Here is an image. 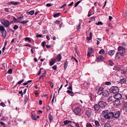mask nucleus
Returning a JSON list of instances; mask_svg holds the SVG:
<instances>
[{"mask_svg": "<svg viewBox=\"0 0 127 127\" xmlns=\"http://www.w3.org/2000/svg\"><path fill=\"white\" fill-rule=\"evenodd\" d=\"M109 95L108 92L106 90H104L102 94V96L104 97L108 96Z\"/></svg>", "mask_w": 127, "mask_h": 127, "instance_id": "11", "label": "nucleus"}, {"mask_svg": "<svg viewBox=\"0 0 127 127\" xmlns=\"http://www.w3.org/2000/svg\"><path fill=\"white\" fill-rule=\"evenodd\" d=\"M56 62V60L55 59H54L52 60L49 62L50 65L52 66Z\"/></svg>", "mask_w": 127, "mask_h": 127, "instance_id": "17", "label": "nucleus"}, {"mask_svg": "<svg viewBox=\"0 0 127 127\" xmlns=\"http://www.w3.org/2000/svg\"><path fill=\"white\" fill-rule=\"evenodd\" d=\"M64 122L65 125H66L68 124H71L72 123V122L71 121L68 120H66L64 121Z\"/></svg>", "mask_w": 127, "mask_h": 127, "instance_id": "21", "label": "nucleus"}, {"mask_svg": "<svg viewBox=\"0 0 127 127\" xmlns=\"http://www.w3.org/2000/svg\"><path fill=\"white\" fill-rule=\"evenodd\" d=\"M109 110H106L102 111V113L104 115H107L109 113Z\"/></svg>", "mask_w": 127, "mask_h": 127, "instance_id": "23", "label": "nucleus"}, {"mask_svg": "<svg viewBox=\"0 0 127 127\" xmlns=\"http://www.w3.org/2000/svg\"><path fill=\"white\" fill-rule=\"evenodd\" d=\"M114 64V63L112 61H111L110 60L109 61V65L111 66H112Z\"/></svg>", "mask_w": 127, "mask_h": 127, "instance_id": "39", "label": "nucleus"}, {"mask_svg": "<svg viewBox=\"0 0 127 127\" xmlns=\"http://www.w3.org/2000/svg\"><path fill=\"white\" fill-rule=\"evenodd\" d=\"M0 105L3 107H4L6 106L5 104L3 102H1Z\"/></svg>", "mask_w": 127, "mask_h": 127, "instance_id": "51", "label": "nucleus"}, {"mask_svg": "<svg viewBox=\"0 0 127 127\" xmlns=\"http://www.w3.org/2000/svg\"><path fill=\"white\" fill-rule=\"evenodd\" d=\"M42 69V68H40L38 73V75H39L41 73V70Z\"/></svg>", "mask_w": 127, "mask_h": 127, "instance_id": "55", "label": "nucleus"}, {"mask_svg": "<svg viewBox=\"0 0 127 127\" xmlns=\"http://www.w3.org/2000/svg\"><path fill=\"white\" fill-rule=\"evenodd\" d=\"M126 82L127 80L126 78L121 79L120 80V83L122 84L126 83Z\"/></svg>", "mask_w": 127, "mask_h": 127, "instance_id": "18", "label": "nucleus"}, {"mask_svg": "<svg viewBox=\"0 0 127 127\" xmlns=\"http://www.w3.org/2000/svg\"><path fill=\"white\" fill-rule=\"evenodd\" d=\"M115 53V51L114 50H110L108 52L109 55H113Z\"/></svg>", "mask_w": 127, "mask_h": 127, "instance_id": "22", "label": "nucleus"}, {"mask_svg": "<svg viewBox=\"0 0 127 127\" xmlns=\"http://www.w3.org/2000/svg\"><path fill=\"white\" fill-rule=\"evenodd\" d=\"M32 114L31 117L32 119L34 120H36L37 118H36V116H33L32 113Z\"/></svg>", "mask_w": 127, "mask_h": 127, "instance_id": "42", "label": "nucleus"}, {"mask_svg": "<svg viewBox=\"0 0 127 127\" xmlns=\"http://www.w3.org/2000/svg\"><path fill=\"white\" fill-rule=\"evenodd\" d=\"M12 69H10L8 70L7 72V73L10 74H11L12 73Z\"/></svg>", "mask_w": 127, "mask_h": 127, "instance_id": "41", "label": "nucleus"}, {"mask_svg": "<svg viewBox=\"0 0 127 127\" xmlns=\"http://www.w3.org/2000/svg\"><path fill=\"white\" fill-rule=\"evenodd\" d=\"M13 20H14L15 21V22H19H19H20L19 21V19H16L15 18V17H14L13 18Z\"/></svg>", "mask_w": 127, "mask_h": 127, "instance_id": "37", "label": "nucleus"}, {"mask_svg": "<svg viewBox=\"0 0 127 127\" xmlns=\"http://www.w3.org/2000/svg\"><path fill=\"white\" fill-rule=\"evenodd\" d=\"M90 35V39L89 40H91L92 38V34L91 32H90L89 33Z\"/></svg>", "mask_w": 127, "mask_h": 127, "instance_id": "58", "label": "nucleus"}, {"mask_svg": "<svg viewBox=\"0 0 127 127\" xmlns=\"http://www.w3.org/2000/svg\"><path fill=\"white\" fill-rule=\"evenodd\" d=\"M5 11L6 12H8L9 11V10L8 8H5L4 9Z\"/></svg>", "mask_w": 127, "mask_h": 127, "instance_id": "63", "label": "nucleus"}, {"mask_svg": "<svg viewBox=\"0 0 127 127\" xmlns=\"http://www.w3.org/2000/svg\"><path fill=\"white\" fill-rule=\"evenodd\" d=\"M96 24L97 25H102V23L101 22H98Z\"/></svg>", "mask_w": 127, "mask_h": 127, "instance_id": "53", "label": "nucleus"}, {"mask_svg": "<svg viewBox=\"0 0 127 127\" xmlns=\"http://www.w3.org/2000/svg\"><path fill=\"white\" fill-rule=\"evenodd\" d=\"M68 64V62L67 61H66L64 63V67L65 69H66V68H67Z\"/></svg>", "mask_w": 127, "mask_h": 127, "instance_id": "31", "label": "nucleus"}, {"mask_svg": "<svg viewBox=\"0 0 127 127\" xmlns=\"http://www.w3.org/2000/svg\"><path fill=\"white\" fill-rule=\"evenodd\" d=\"M43 47H44L45 46V45L46 44V42L45 41L43 42L42 43Z\"/></svg>", "mask_w": 127, "mask_h": 127, "instance_id": "56", "label": "nucleus"}, {"mask_svg": "<svg viewBox=\"0 0 127 127\" xmlns=\"http://www.w3.org/2000/svg\"><path fill=\"white\" fill-rule=\"evenodd\" d=\"M30 38L28 37H26L25 38V39L26 41H28L30 42H31V40L30 39Z\"/></svg>", "mask_w": 127, "mask_h": 127, "instance_id": "36", "label": "nucleus"}, {"mask_svg": "<svg viewBox=\"0 0 127 127\" xmlns=\"http://www.w3.org/2000/svg\"><path fill=\"white\" fill-rule=\"evenodd\" d=\"M0 21L2 24L4 25L5 27H8L11 24V23L7 20L1 19Z\"/></svg>", "mask_w": 127, "mask_h": 127, "instance_id": "3", "label": "nucleus"}, {"mask_svg": "<svg viewBox=\"0 0 127 127\" xmlns=\"http://www.w3.org/2000/svg\"><path fill=\"white\" fill-rule=\"evenodd\" d=\"M97 89H98V91L97 92V94L99 95H100L102 94L104 91V89L102 87H96Z\"/></svg>", "mask_w": 127, "mask_h": 127, "instance_id": "6", "label": "nucleus"}, {"mask_svg": "<svg viewBox=\"0 0 127 127\" xmlns=\"http://www.w3.org/2000/svg\"><path fill=\"white\" fill-rule=\"evenodd\" d=\"M94 108L96 111L100 109V106L99 104H95L94 105Z\"/></svg>", "mask_w": 127, "mask_h": 127, "instance_id": "13", "label": "nucleus"}, {"mask_svg": "<svg viewBox=\"0 0 127 127\" xmlns=\"http://www.w3.org/2000/svg\"><path fill=\"white\" fill-rule=\"evenodd\" d=\"M81 28V23H80L78 26L77 27L76 29L77 30L79 31L80 30Z\"/></svg>", "mask_w": 127, "mask_h": 127, "instance_id": "35", "label": "nucleus"}, {"mask_svg": "<svg viewBox=\"0 0 127 127\" xmlns=\"http://www.w3.org/2000/svg\"><path fill=\"white\" fill-rule=\"evenodd\" d=\"M24 80V79H23L22 80H21L19 81L17 83L18 84H21Z\"/></svg>", "mask_w": 127, "mask_h": 127, "instance_id": "45", "label": "nucleus"}, {"mask_svg": "<svg viewBox=\"0 0 127 127\" xmlns=\"http://www.w3.org/2000/svg\"><path fill=\"white\" fill-rule=\"evenodd\" d=\"M57 59L58 62H59L61 61L62 58V57L61 56V54H59L57 55Z\"/></svg>", "mask_w": 127, "mask_h": 127, "instance_id": "16", "label": "nucleus"}, {"mask_svg": "<svg viewBox=\"0 0 127 127\" xmlns=\"http://www.w3.org/2000/svg\"><path fill=\"white\" fill-rule=\"evenodd\" d=\"M86 127H93L92 124L90 123H88L86 124Z\"/></svg>", "mask_w": 127, "mask_h": 127, "instance_id": "32", "label": "nucleus"}, {"mask_svg": "<svg viewBox=\"0 0 127 127\" xmlns=\"http://www.w3.org/2000/svg\"><path fill=\"white\" fill-rule=\"evenodd\" d=\"M0 31L1 32L5 31L6 30L4 29V27L2 26H0Z\"/></svg>", "mask_w": 127, "mask_h": 127, "instance_id": "26", "label": "nucleus"}, {"mask_svg": "<svg viewBox=\"0 0 127 127\" xmlns=\"http://www.w3.org/2000/svg\"><path fill=\"white\" fill-rule=\"evenodd\" d=\"M113 97L116 99H119V100L122 98V95L121 94L118 93L114 95Z\"/></svg>", "mask_w": 127, "mask_h": 127, "instance_id": "8", "label": "nucleus"}, {"mask_svg": "<svg viewBox=\"0 0 127 127\" xmlns=\"http://www.w3.org/2000/svg\"><path fill=\"white\" fill-rule=\"evenodd\" d=\"M106 103L103 101H100L98 102V104L100 107L103 108L106 105Z\"/></svg>", "mask_w": 127, "mask_h": 127, "instance_id": "7", "label": "nucleus"}, {"mask_svg": "<svg viewBox=\"0 0 127 127\" xmlns=\"http://www.w3.org/2000/svg\"><path fill=\"white\" fill-rule=\"evenodd\" d=\"M89 51L93 52L94 51V49L92 48H89Z\"/></svg>", "mask_w": 127, "mask_h": 127, "instance_id": "49", "label": "nucleus"}, {"mask_svg": "<svg viewBox=\"0 0 127 127\" xmlns=\"http://www.w3.org/2000/svg\"><path fill=\"white\" fill-rule=\"evenodd\" d=\"M46 108L47 110L48 111L50 109V107L49 106H47L46 107Z\"/></svg>", "mask_w": 127, "mask_h": 127, "instance_id": "61", "label": "nucleus"}, {"mask_svg": "<svg viewBox=\"0 0 127 127\" xmlns=\"http://www.w3.org/2000/svg\"><path fill=\"white\" fill-rule=\"evenodd\" d=\"M49 118L50 122H51L53 120V116L50 114L49 115Z\"/></svg>", "mask_w": 127, "mask_h": 127, "instance_id": "29", "label": "nucleus"}, {"mask_svg": "<svg viewBox=\"0 0 127 127\" xmlns=\"http://www.w3.org/2000/svg\"><path fill=\"white\" fill-rule=\"evenodd\" d=\"M104 127H111L109 124L106 123L104 125Z\"/></svg>", "mask_w": 127, "mask_h": 127, "instance_id": "33", "label": "nucleus"}, {"mask_svg": "<svg viewBox=\"0 0 127 127\" xmlns=\"http://www.w3.org/2000/svg\"><path fill=\"white\" fill-rule=\"evenodd\" d=\"M113 69L114 70L119 71L121 70V68L118 66H116L114 67Z\"/></svg>", "mask_w": 127, "mask_h": 127, "instance_id": "24", "label": "nucleus"}, {"mask_svg": "<svg viewBox=\"0 0 127 127\" xmlns=\"http://www.w3.org/2000/svg\"><path fill=\"white\" fill-rule=\"evenodd\" d=\"M120 56L121 55L120 53L118 52H117L116 53L115 58L116 59H119L120 58Z\"/></svg>", "mask_w": 127, "mask_h": 127, "instance_id": "27", "label": "nucleus"}, {"mask_svg": "<svg viewBox=\"0 0 127 127\" xmlns=\"http://www.w3.org/2000/svg\"><path fill=\"white\" fill-rule=\"evenodd\" d=\"M113 113L112 112L109 113L107 115H104V117L106 119H110L112 117H113Z\"/></svg>", "mask_w": 127, "mask_h": 127, "instance_id": "5", "label": "nucleus"}, {"mask_svg": "<svg viewBox=\"0 0 127 127\" xmlns=\"http://www.w3.org/2000/svg\"><path fill=\"white\" fill-rule=\"evenodd\" d=\"M104 60V58L101 56H100L97 59V61H102Z\"/></svg>", "mask_w": 127, "mask_h": 127, "instance_id": "19", "label": "nucleus"}, {"mask_svg": "<svg viewBox=\"0 0 127 127\" xmlns=\"http://www.w3.org/2000/svg\"><path fill=\"white\" fill-rule=\"evenodd\" d=\"M57 66L56 65H55L52 67V69L55 70H56L57 69Z\"/></svg>", "mask_w": 127, "mask_h": 127, "instance_id": "46", "label": "nucleus"}, {"mask_svg": "<svg viewBox=\"0 0 127 127\" xmlns=\"http://www.w3.org/2000/svg\"><path fill=\"white\" fill-rule=\"evenodd\" d=\"M95 127H100V123L99 121L97 120H95Z\"/></svg>", "mask_w": 127, "mask_h": 127, "instance_id": "15", "label": "nucleus"}, {"mask_svg": "<svg viewBox=\"0 0 127 127\" xmlns=\"http://www.w3.org/2000/svg\"><path fill=\"white\" fill-rule=\"evenodd\" d=\"M90 20H91L92 21L95 20V17H93L90 18Z\"/></svg>", "mask_w": 127, "mask_h": 127, "instance_id": "57", "label": "nucleus"}, {"mask_svg": "<svg viewBox=\"0 0 127 127\" xmlns=\"http://www.w3.org/2000/svg\"><path fill=\"white\" fill-rule=\"evenodd\" d=\"M99 52L100 54H102L104 53L105 52L103 49H102L100 50Z\"/></svg>", "mask_w": 127, "mask_h": 127, "instance_id": "38", "label": "nucleus"}, {"mask_svg": "<svg viewBox=\"0 0 127 127\" xmlns=\"http://www.w3.org/2000/svg\"><path fill=\"white\" fill-rule=\"evenodd\" d=\"M24 18V16H23L22 15H21V16L20 17H19L18 18V19H19V20L21 21V20L20 19H23Z\"/></svg>", "mask_w": 127, "mask_h": 127, "instance_id": "52", "label": "nucleus"}, {"mask_svg": "<svg viewBox=\"0 0 127 127\" xmlns=\"http://www.w3.org/2000/svg\"><path fill=\"white\" fill-rule=\"evenodd\" d=\"M66 92L67 93L70 94H73V92L71 90H68L66 91Z\"/></svg>", "mask_w": 127, "mask_h": 127, "instance_id": "43", "label": "nucleus"}, {"mask_svg": "<svg viewBox=\"0 0 127 127\" xmlns=\"http://www.w3.org/2000/svg\"><path fill=\"white\" fill-rule=\"evenodd\" d=\"M125 48L121 46H119L118 48V52L121 56H124L125 53Z\"/></svg>", "mask_w": 127, "mask_h": 127, "instance_id": "1", "label": "nucleus"}, {"mask_svg": "<svg viewBox=\"0 0 127 127\" xmlns=\"http://www.w3.org/2000/svg\"><path fill=\"white\" fill-rule=\"evenodd\" d=\"M89 96L90 97L91 100L92 101L93 100V98L94 97V95L90 93L89 94Z\"/></svg>", "mask_w": 127, "mask_h": 127, "instance_id": "34", "label": "nucleus"}, {"mask_svg": "<svg viewBox=\"0 0 127 127\" xmlns=\"http://www.w3.org/2000/svg\"><path fill=\"white\" fill-rule=\"evenodd\" d=\"M81 109L78 107L75 108L74 110V112L76 115L79 116L81 115Z\"/></svg>", "mask_w": 127, "mask_h": 127, "instance_id": "4", "label": "nucleus"}, {"mask_svg": "<svg viewBox=\"0 0 127 127\" xmlns=\"http://www.w3.org/2000/svg\"><path fill=\"white\" fill-rule=\"evenodd\" d=\"M28 100V98L27 97H25L24 101L25 104H26L27 103Z\"/></svg>", "mask_w": 127, "mask_h": 127, "instance_id": "48", "label": "nucleus"}, {"mask_svg": "<svg viewBox=\"0 0 127 127\" xmlns=\"http://www.w3.org/2000/svg\"><path fill=\"white\" fill-rule=\"evenodd\" d=\"M91 10H90L89 11V12H88V17H90L92 15V14H89V13H91Z\"/></svg>", "mask_w": 127, "mask_h": 127, "instance_id": "54", "label": "nucleus"}, {"mask_svg": "<svg viewBox=\"0 0 127 127\" xmlns=\"http://www.w3.org/2000/svg\"><path fill=\"white\" fill-rule=\"evenodd\" d=\"M41 35L40 34H39L36 36V37H41Z\"/></svg>", "mask_w": 127, "mask_h": 127, "instance_id": "64", "label": "nucleus"}, {"mask_svg": "<svg viewBox=\"0 0 127 127\" xmlns=\"http://www.w3.org/2000/svg\"><path fill=\"white\" fill-rule=\"evenodd\" d=\"M73 123H75V127H80L78 123H75L74 122Z\"/></svg>", "mask_w": 127, "mask_h": 127, "instance_id": "50", "label": "nucleus"}, {"mask_svg": "<svg viewBox=\"0 0 127 127\" xmlns=\"http://www.w3.org/2000/svg\"><path fill=\"white\" fill-rule=\"evenodd\" d=\"M91 111L87 110L85 112V115L88 118H89L91 116Z\"/></svg>", "mask_w": 127, "mask_h": 127, "instance_id": "10", "label": "nucleus"}, {"mask_svg": "<svg viewBox=\"0 0 127 127\" xmlns=\"http://www.w3.org/2000/svg\"><path fill=\"white\" fill-rule=\"evenodd\" d=\"M120 104V101L119 99H116L114 102V105L115 106L119 105Z\"/></svg>", "mask_w": 127, "mask_h": 127, "instance_id": "12", "label": "nucleus"}, {"mask_svg": "<svg viewBox=\"0 0 127 127\" xmlns=\"http://www.w3.org/2000/svg\"><path fill=\"white\" fill-rule=\"evenodd\" d=\"M109 91L111 93L116 94L119 92V89L116 86H113L110 88Z\"/></svg>", "mask_w": 127, "mask_h": 127, "instance_id": "2", "label": "nucleus"}, {"mask_svg": "<svg viewBox=\"0 0 127 127\" xmlns=\"http://www.w3.org/2000/svg\"><path fill=\"white\" fill-rule=\"evenodd\" d=\"M68 89H69V90H70L72 91V86L71 85H70L69 87L67 88Z\"/></svg>", "mask_w": 127, "mask_h": 127, "instance_id": "62", "label": "nucleus"}, {"mask_svg": "<svg viewBox=\"0 0 127 127\" xmlns=\"http://www.w3.org/2000/svg\"><path fill=\"white\" fill-rule=\"evenodd\" d=\"M29 21L28 20H27V21H20V22H19V23H21L22 24H26L27 23L29 22Z\"/></svg>", "mask_w": 127, "mask_h": 127, "instance_id": "30", "label": "nucleus"}, {"mask_svg": "<svg viewBox=\"0 0 127 127\" xmlns=\"http://www.w3.org/2000/svg\"><path fill=\"white\" fill-rule=\"evenodd\" d=\"M105 84L106 85L108 86L111 85V83L110 82H106L105 83Z\"/></svg>", "mask_w": 127, "mask_h": 127, "instance_id": "40", "label": "nucleus"}, {"mask_svg": "<svg viewBox=\"0 0 127 127\" xmlns=\"http://www.w3.org/2000/svg\"><path fill=\"white\" fill-rule=\"evenodd\" d=\"M18 26L17 25H15L14 26L13 29L15 30H16L18 28Z\"/></svg>", "mask_w": 127, "mask_h": 127, "instance_id": "44", "label": "nucleus"}, {"mask_svg": "<svg viewBox=\"0 0 127 127\" xmlns=\"http://www.w3.org/2000/svg\"><path fill=\"white\" fill-rule=\"evenodd\" d=\"M46 74V71H45V73H43L41 75V76H42V77H44L45 76V75Z\"/></svg>", "mask_w": 127, "mask_h": 127, "instance_id": "60", "label": "nucleus"}, {"mask_svg": "<svg viewBox=\"0 0 127 127\" xmlns=\"http://www.w3.org/2000/svg\"><path fill=\"white\" fill-rule=\"evenodd\" d=\"M34 11L33 10L29 12H26V13L28 15H32L33 14H34Z\"/></svg>", "mask_w": 127, "mask_h": 127, "instance_id": "25", "label": "nucleus"}, {"mask_svg": "<svg viewBox=\"0 0 127 127\" xmlns=\"http://www.w3.org/2000/svg\"><path fill=\"white\" fill-rule=\"evenodd\" d=\"M19 3L20 2H16L13 1L10 2L8 3V4L9 5L12 4L14 5H16Z\"/></svg>", "mask_w": 127, "mask_h": 127, "instance_id": "14", "label": "nucleus"}, {"mask_svg": "<svg viewBox=\"0 0 127 127\" xmlns=\"http://www.w3.org/2000/svg\"><path fill=\"white\" fill-rule=\"evenodd\" d=\"M2 33V36L4 38L6 37V35L7 34V32L6 31H5L1 32Z\"/></svg>", "mask_w": 127, "mask_h": 127, "instance_id": "20", "label": "nucleus"}, {"mask_svg": "<svg viewBox=\"0 0 127 127\" xmlns=\"http://www.w3.org/2000/svg\"><path fill=\"white\" fill-rule=\"evenodd\" d=\"M120 112L119 111H118L113 113V117L117 118L119 117L120 115Z\"/></svg>", "mask_w": 127, "mask_h": 127, "instance_id": "9", "label": "nucleus"}, {"mask_svg": "<svg viewBox=\"0 0 127 127\" xmlns=\"http://www.w3.org/2000/svg\"><path fill=\"white\" fill-rule=\"evenodd\" d=\"M51 6H52V4L50 3H47L46 5V6H47V7H50Z\"/></svg>", "mask_w": 127, "mask_h": 127, "instance_id": "59", "label": "nucleus"}, {"mask_svg": "<svg viewBox=\"0 0 127 127\" xmlns=\"http://www.w3.org/2000/svg\"><path fill=\"white\" fill-rule=\"evenodd\" d=\"M61 15V13H55L54 14V17H57Z\"/></svg>", "mask_w": 127, "mask_h": 127, "instance_id": "28", "label": "nucleus"}, {"mask_svg": "<svg viewBox=\"0 0 127 127\" xmlns=\"http://www.w3.org/2000/svg\"><path fill=\"white\" fill-rule=\"evenodd\" d=\"M49 83L51 87V88H53V83L49 81Z\"/></svg>", "mask_w": 127, "mask_h": 127, "instance_id": "47", "label": "nucleus"}]
</instances>
